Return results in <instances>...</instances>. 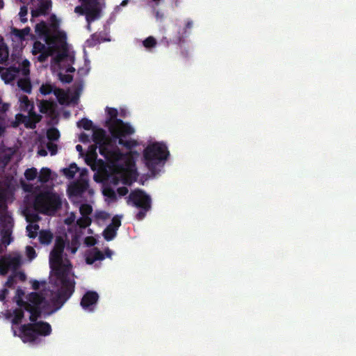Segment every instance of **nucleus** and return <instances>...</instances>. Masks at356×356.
<instances>
[{"label":"nucleus","instance_id":"1","mask_svg":"<svg viewBox=\"0 0 356 356\" xmlns=\"http://www.w3.org/2000/svg\"><path fill=\"white\" fill-rule=\"evenodd\" d=\"M93 140L99 145V152L109 161L108 168L111 171L113 179L130 184L136 178L134 165L130 155H120L116 151H111V140L105 137L103 130H93Z\"/></svg>","mask_w":356,"mask_h":356},{"label":"nucleus","instance_id":"2","mask_svg":"<svg viewBox=\"0 0 356 356\" xmlns=\"http://www.w3.org/2000/svg\"><path fill=\"white\" fill-rule=\"evenodd\" d=\"M29 322H25L24 313H3L6 320L10 321L13 325H19L17 337L22 339L23 342L32 344L41 343V337H46L51 334V325L41 320L42 313H29ZM14 335L16 331L13 327Z\"/></svg>","mask_w":356,"mask_h":356},{"label":"nucleus","instance_id":"3","mask_svg":"<svg viewBox=\"0 0 356 356\" xmlns=\"http://www.w3.org/2000/svg\"><path fill=\"white\" fill-rule=\"evenodd\" d=\"M63 248V239L57 238L54 250L50 254L49 263L51 269L50 277L55 284H61L65 290L70 291L74 284V278L69 261L63 259L62 257Z\"/></svg>","mask_w":356,"mask_h":356},{"label":"nucleus","instance_id":"4","mask_svg":"<svg viewBox=\"0 0 356 356\" xmlns=\"http://www.w3.org/2000/svg\"><path fill=\"white\" fill-rule=\"evenodd\" d=\"M35 30L39 36L44 38L46 45L40 42H35L31 52L33 55L38 56V61L43 62L57 51L60 35L65 33L57 30L54 26L52 29L48 28L43 22L38 24Z\"/></svg>","mask_w":356,"mask_h":356},{"label":"nucleus","instance_id":"5","mask_svg":"<svg viewBox=\"0 0 356 356\" xmlns=\"http://www.w3.org/2000/svg\"><path fill=\"white\" fill-rule=\"evenodd\" d=\"M66 299L67 297L62 296L56 299L47 300L35 293H32L28 297H24V293L22 290H17L15 297L17 304L27 310L31 309L57 310L60 309Z\"/></svg>","mask_w":356,"mask_h":356},{"label":"nucleus","instance_id":"6","mask_svg":"<svg viewBox=\"0 0 356 356\" xmlns=\"http://www.w3.org/2000/svg\"><path fill=\"white\" fill-rule=\"evenodd\" d=\"M54 58L52 67L54 71H58V77L62 82L71 81L72 76L65 74V72H72L74 69L72 67L74 62L72 54H68L66 50V35L62 34L58 41L57 51Z\"/></svg>","mask_w":356,"mask_h":356},{"label":"nucleus","instance_id":"7","mask_svg":"<svg viewBox=\"0 0 356 356\" xmlns=\"http://www.w3.org/2000/svg\"><path fill=\"white\" fill-rule=\"evenodd\" d=\"M106 113L110 116V120L108 122V128L112 135L116 138L119 139V143L124 145L128 148L137 145L136 140H124V138L127 136L133 134L135 129L129 124L124 123L120 120H115L117 116V110L108 108L106 109Z\"/></svg>","mask_w":356,"mask_h":356},{"label":"nucleus","instance_id":"8","mask_svg":"<svg viewBox=\"0 0 356 356\" xmlns=\"http://www.w3.org/2000/svg\"><path fill=\"white\" fill-rule=\"evenodd\" d=\"M64 175L69 179L74 177L75 174L79 172L81 180L78 182L72 184L68 187V195L70 197L74 200L75 198L81 195L88 187L86 181V172L84 169H79L74 163L71 164L68 168L62 170Z\"/></svg>","mask_w":356,"mask_h":356},{"label":"nucleus","instance_id":"9","mask_svg":"<svg viewBox=\"0 0 356 356\" xmlns=\"http://www.w3.org/2000/svg\"><path fill=\"white\" fill-rule=\"evenodd\" d=\"M168 152L164 145L159 143L149 144L144 152L146 164L150 168L166 158Z\"/></svg>","mask_w":356,"mask_h":356},{"label":"nucleus","instance_id":"10","mask_svg":"<svg viewBox=\"0 0 356 356\" xmlns=\"http://www.w3.org/2000/svg\"><path fill=\"white\" fill-rule=\"evenodd\" d=\"M81 6L75 8V13L85 15L87 20H94L104 5V0H80Z\"/></svg>","mask_w":356,"mask_h":356},{"label":"nucleus","instance_id":"11","mask_svg":"<svg viewBox=\"0 0 356 356\" xmlns=\"http://www.w3.org/2000/svg\"><path fill=\"white\" fill-rule=\"evenodd\" d=\"M19 108L22 111L28 113L27 116L21 114L17 115L16 118L19 122H23L27 127H33V124L40 121V117L33 112V104L29 101L26 96L19 98Z\"/></svg>","mask_w":356,"mask_h":356},{"label":"nucleus","instance_id":"12","mask_svg":"<svg viewBox=\"0 0 356 356\" xmlns=\"http://www.w3.org/2000/svg\"><path fill=\"white\" fill-rule=\"evenodd\" d=\"M60 200L58 195L52 193H45L37 197L35 207L41 212L51 213L59 205Z\"/></svg>","mask_w":356,"mask_h":356},{"label":"nucleus","instance_id":"13","mask_svg":"<svg viewBox=\"0 0 356 356\" xmlns=\"http://www.w3.org/2000/svg\"><path fill=\"white\" fill-rule=\"evenodd\" d=\"M13 227L12 218L6 211L5 202L0 197V230L1 241L4 244H9L10 242V233Z\"/></svg>","mask_w":356,"mask_h":356},{"label":"nucleus","instance_id":"14","mask_svg":"<svg viewBox=\"0 0 356 356\" xmlns=\"http://www.w3.org/2000/svg\"><path fill=\"white\" fill-rule=\"evenodd\" d=\"M129 204L132 203L134 205L144 209H147L150 206V200L147 195L142 191H134L129 196Z\"/></svg>","mask_w":356,"mask_h":356},{"label":"nucleus","instance_id":"15","mask_svg":"<svg viewBox=\"0 0 356 356\" xmlns=\"http://www.w3.org/2000/svg\"><path fill=\"white\" fill-rule=\"evenodd\" d=\"M20 264V257L15 254L0 259V273L5 274L9 270L15 269Z\"/></svg>","mask_w":356,"mask_h":356},{"label":"nucleus","instance_id":"16","mask_svg":"<svg viewBox=\"0 0 356 356\" xmlns=\"http://www.w3.org/2000/svg\"><path fill=\"white\" fill-rule=\"evenodd\" d=\"M29 65L30 63L29 60H23L22 63V68L20 71H16L15 69H8L2 73V79L5 81L6 83H9L15 78L17 74L21 73L22 75L26 76L29 72Z\"/></svg>","mask_w":356,"mask_h":356},{"label":"nucleus","instance_id":"17","mask_svg":"<svg viewBox=\"0 0 356 356\" xmlns=\"http://www.w3.org/2000/svg\"><path fill=\"white\" fill-rule=\"evenodd\" d=\"M79 210L82 217L77 220V224L80 227H86L91 222V220L88 216L92 212V207L89 204H82Z\"/></svg>","mask_w":356,"mask_h":356},{"label":"nucleus","instance_id":"18","mask_svg":"<svg viewBox=\"0 0 356 356\" xmlns=\"http://www.w3.org/2000/svg\"><path fill=\"white\" fill-rule=\"evenodd\" d=\"M54 95L61 104H69L72 102H74L77 99L76 97H72L69 92H65L58 89L54 90Z\"/></svg>","mask_w":356,"mask_h":356},{"label":"nucleus","instance_id":"19","mask_svg":"<svg viewBox=\"0 0 356 356\" xmlns=\"http://www.w3.org/2000/svg\"><path fill=\"white\" fill-rule=\"evenodd\" d=\"M25 215L27 221L30 222V223L26 227L28 236L30 238H34L35 237L37 230L38 229V226L35 224V221L38 220V216H31L29 213H26Z\"/></svg>","mask_w":356,"mask_h":356},{"label":"nucleus","instance_id":"20","mask_svg":"<svg viewBox=\"0 0 356 356\" xmlns=\"http://www.w3.org/2000/svg\"><path fill=\"white\" fill-rule=\"evenodd\" d=\"M120 225V220L118 218H114L112 220V224L106 227L104 232V238L109 241L114 238L116 233V229Z\"/></svg>","mask_w":356,"mask_h":356},{"label":"nucleus","instance_id":"21","mask_svg":"<svg viewBox=\"0 0 356 356\" xmlns=\"http://www.w3.org/2000/svg\"><path fill=\"white\" fill-rule=\"evenodd\" d=\"M96 152L93 147L89 150L86 156V162L89 165L93 170L102 171L104 170L102 163L99 164V167L96 166Z\"/></svg>","mask_w":356,"mask_h":356},{"label":"nucleus","instance_id":"22","mask_svg":"<svg viewBox=\"0 0 356 356\" xmlns=\"http://www.w3.org/2000/svg\"><path fill=\"white\" fill-rule=\"evenodd\" d=\"M98 300V295L95 292H87L82 298L81 305L86 309L90 305L96 303Z\"/></svg>","mask_w":356,"mask_h":356},{"label":"nucleus","instance_id":"23","mask_svg":"<svg viewBox=\"0 0 356 356\" xmlns=\"http://www.w3.org/2000/svg\"><path fill=\"white\" fill-rule=\"evenodd\" d=\"M31 29L29 28H26L22 30L14 29L13 33L15 36L13 40L16 41H21L24 39L26 35H29L30 34Z\"/></svg>","mask_w":356,"mask_h":356},{"label":"nucleus","instance_id":"24","mask_svg":"<svg viewBox=\"0 0 356 356\" xmlns=\"http://www.w3.org/2000/svg\"><path fill=\"white\" fill-rule=\"evenodd\" d=\"M103 258V256L97 250L93 249L90 254L86 256V262L88 264H92L95 261L102 259Z\"/></svg>","mask_w":356,"mask_h":356},{"label":"nucleus","instance_id":"25","mask_svg":"<svg viewBox=\"0 0 356 356\" xmlns=\"http://www.w3.org/2000/svg\"><path fill=\"white\" fill-rule=\"evenodd\" d=\"M53 236L49 231H41L39 234L40 242L42 244H49L52 240Z\"/></svg>","mask_w":356,"mask_h":356},{"label":"nucleus","instance_id":"26","mask_svg":"<svg viewBox=\"0 0 356 356\" xmlns=\"http://www.w3.org/2000/svg\"><path fill=\"white\" fill-rule=\"evenodd\" d=\"M19 87L25 92H30L31 90V86L29 80L26 78L21 79L18 81Z\"/></svg>","mask_w":356,"mask_h":356},{"label":"nucleus","instance_id":"27","mask_svg":"<svg viewBox=\"0 0 356 356\" xmlns=\"http://www.w3.org/2000/svg\"><path fill=\"white\" fill-rule=\"evenodd\" d=\"M40 109L42 113H51L53 111V104L48 101H42L40 104Z\"/></svg>","mask_w":356,"mask_h":356},{"label":"nucleus","instance_id":"28","mask_svg":"<svg viewBox=\"0 0 356 356\" xmlns=\"http://www.w3.org/2000/svg\"><path fill=\"white\" fill-rule=\"evenodd\" d=\"M56 90L54 88V86L49 83H44L42 84L40 88V92L44 95H47L48 94H50L51 92L54 93V90Z\"/></svg>","mask_w":356,"mask_h":356},{"label":"nucleus","instance_id":"29","mask_svg":"<svg viewBox=\"0 0 356 356\" xmlns=\"http://www.w3.org/2000/svg\"><path fill=\"white\" fill-rule=\"evenodd\" d=\"M8 108V104L2 103L0 101V113L6 111ZM5 129L4 123L2 119L0 118V136L3 134Z\"/></svg>","mask_w":356,"mask_h":356},{"label":"nucleus","instance_id":"30","mask_svg":"<svg viewBox=\"0 0 356 356\" xmlns=\"http://www.w3.org/2000/svg\"><path fill=\"white\" fill-rule=\"evenodd\" d=\"M8 56V51L4 45L2 40H0V61L6 60Z\"/></svg>","mask_w":356,"mask_h":356},{"label":"nucleus","instance_id":"31","mask_svg":"<svg viewBox=\"0 0 356 356\" xmlns=\"http://www.w3.org/2000/svg\"><path fill=\"white\" fill-rule=\"evenodd\" d=\"M50 177V170L48 168H42L40 171L39 179L40 181H47Z\"/></svg>","mask_w":356,"mask_h":356},{"label":"nucleus","instance_id":"32","mask_svg":"<svg viewBox=\"0 0 356 356\" xmlns=\"http://www.w3.org/2000/svg\"><path fill=\"white\" fill-rule=\"evenodd\" d=\"M59 132L55 129H51L47 131V137L50 140H56L59 138Z\"/></svg>","mask_w":356,"mask_h":356},{"label":"nucleus","instance_id":"33","mask_svg":"<svg viewBox=\"0 0 356 356\" xmlns=\"http://www.w3.org/2000/svg\"><path fill=\"white\" fill-rule=\"evenodd\" d=\"M24 175L28 180H32L36 177L37 171L33 168L28 169L26 170Z\"/></svg>","mask_w":356,"mask_h":356},{"label":"nucleus","instance_id":"34","mask_svg":"<svg viewBox=\"0 0 356 356\" xmlns=\"http://www.w3.org/2000/svg\"><path fill=\"white\" fill-rule=\"evenodd\" d=\"M78 126L89 130L92 127V122L88 120H82L78 122Z\"/></svg>","mask_w":356,"mask_h":356},{"label":"nucleus","instance_id":"35","mask_svg":"<svg viewBox=\"0 0 356 356\" xmlns=\"http://www.w3.org/2000/svg\"><path fill=\"white\" fill-rule=\"evenodd\" d=\"M155 44H156V41H155L154 38H153L152 37H149L148 38H147L146 40H145L143 41V44L147 48L153 47L155 45Z\"/></svg>","mask_w":356,"mask_h":356},{"label":"nucleus","instance_id":"36","mask_svg":"<svg viewBox=\"0 0 356 356\" xmlns=\"http://www.w3.org/2000/svg\"><path fill=\"white\" fill-rule=\"evenodd\" d=\"M103 193L104 196H106L108 198L107 200H113L115 196V193L109 188H104L103 190Z\"/></svg>","mask_w":356,"mask_h":356},{"label":"nucleus","instance_id":"37","mask_svg":"<svg viewBox=\"0 0 356 356\" xmlns=\"http://www.w3.org/2000/svg\"><path fill=\"white\" fill-rule=\"evenodd\" d=\"M26 255L30 259H33L35 257V252L34 249L31 247H27L26 250Z\"/></svg>","mask_w":356,"mask_h":356},{"label":"nucleus","instance_id":"38","mask_svg":"<svg viewBox=\"0 0 356 356\" xmlns=\"http://www.w3.org/2000/svg\"><path fill=\"white\" fill-rule=\"evenodd\" d=\"M95 217L97 220L106 219L108 218V214L104 211H97L95 214Z\"/></svg>","mask_w":356,"mask_h":356},{"label":"nucleus","instance_id":"39","mask_svg":"<svg viewBox=\"0 0 356 356\" xmlns=\"http://www.w3.org/2000/svg\"><path fill=\"white\" fill-rule=\"evenodd\" d=\"M85 243L88 245H92L96 243V239L93 236H88L86 238Z\"/></svg>","mask_w":356,"mask_h":356},{"label":"nucleus","instance_id":"40","mask_svg":"<svg viewBox=\"0 0 356 356\" xmlns=\"http://www.w3.org/2000/svg\"><path fill=\"white\" fill-rule=\"evenodd\" d=\"M48 149L51 152V155L55 154L56 152V146L54 145L51 144V143H49L48 145Z\"/></svg>","mask_w":356,"mask_h":356},{"label":"nucleus","instance_id":"41","mask_svg":"<svg viewBox=\"0 0 356 356\" xmlns=\"http://www.w3.org/2000/svg\"><path fill=\"white\" fill-rule=\"evenodd\" d=\"M74 220H75V215L74 213H71L70 216L67 218H66L65 222L67 224H70L72 222H74Z\"/></svg>","mask_w":356,"mask_h":356},{"label":"nucleus","instance_id":"42","mask_svg":"<svg viewBox=\"0 0 356 356\" xmlns=\"http://www.w3.org/2000/svg\"><path fill=\"white\" fill-rule=\"evenodd\" d=\"M44 13V9L41 8L39 10H33L32 15H33V16H38L39 15L42 14Z\"/></svg>","mask_w":356,"mask_h":356},{"label":"nucleus","instance_id":"43","mask_svg":"<svg viewBox=\"0 0 356 356\" xmlns=\"http://www.w3.org/2000/svg\"><path fill=\"white\" fill-rule=\"evenodd\" d=\"M128 192L127 189L126 188H120L118 189V193L120 195H124Z\"/></svg>","mask_w":356,"mask_h":356},{"label":"nucleus","instance_id":"44","mask_svg":"<svg viewBox=\"0 0 356 356\" xmlns=\"http://www.w3.org/2000/svg\"><path fill=\"white\" fill-rule=\"evenodd\" d=\"M26 10H23L22 9L20 13H19V15H20V17H21V19H22V22H25L26 20L24 19V17L26 15Z\"/></svg>","mask_w":356,"mask_h":356},{"label":"nucleus","instance_id":"45","mask_svg":"<svg viewBox=\"0 0 356 356\" xmlns=\"http://www.w3.org/2000/svg\"><path fill=\"white\" fill-rule=\"evenodd\" d=\"M16 277H17L20 280L24 281L26 278L25 275L24 273H19L16 275Z\"/></svg>","mask_w":356,"mask_h":356},{"label":"nucleus","instance_id":"46","mask_svg":"<svg viewBox=\"0 0 356 356\" xmlns=\"http://www.w3.org/2000/svg\"><path fill=\"white\" fill-rule=\"evenodd\" d=\"M6 293H7L6 290L0 291V300H3L4 299Z\"/></svg>","mask_w":356,"mask_h":356},{"label":"nucleus","instance_id":"47","mask_svg":"<svg viewBox=\"0 0 356 356\" xmlns=\"http://www.w3.org/2000/svg\"><path fill=\"white\" fill-rule=\"evenodd\" d=\"M87 137L88 136H86L85 134H82L80 135V140L82 142H85L87 140Z\"/></svg>","mask_w":356,"mask_h":356},{"label":"nucleus","instance_id":"48","mask_svg":"<svg viewBox=\"0 0 356 356\" xmlns=\"http://www.w3.org/2000/svg\"><path fill=\"white\" fill-rule=\"evenodd\" d=\"M38 154L42 156H44L47 154V152L44 149H40L38 151Z\"/></svg>","mask_w":356,"mask_h":356},{"label":"nucleus","instance_id":"49","mask_svg":"<svg viewBox=\"0 0 356 356\" xmlns=\"http://www.w3.org/2000/svg\"><path fill=\"white\" fill-rule=\"evenodd\" d=\"M76 148L77 151H79L80 152L83 151V148L80 145H77L76 146Z\"/></svg>","mask_w":356,"mask_h":356},{"label":"nucleus","instance_id":"50","mask_svg":"<svg viewBox=\"0 0 356 356\" xmlns=\"http://www.w3.org/2000/svg\"><path fill=\"white\" fill-rule=\"evenodd\" d=\"M11 281H12V279L8 280L7 284H9V285H11L12 284Z\"/></svg>","mask_w":356,"mask_h":356},{"label":"nucleus","instance_id":"51","mask_svg":"<svg viewBox=\"0 0 356 356\" xmlns=\"http://www.w3.org/2000/svg\"><path fill=\"white\" fill-rule=\"evenodd\" d=\"M88 192L90 194H93V191L91 189H89Z\"/></svg>","mask_w":356,"mask_h":356},{"label":"nucleus","instance_id":"52","mask_svg":"<svg viewBox=\"0 0 356 356\" xmlns=\"http://www.w3.org/2000/svg\"><path fill=\"white\" fill-rule=\"evenodd\" d=\"M52 313H50V312H48V313H44V314H47V315H49V314H51Z\"/></svg>","mask_w":356,"mask_h":356},{"label":"nucleus","instance_id":"53","mask_svg":"<svg viewBox=\"0 0 356 356\" xmlns=\"http://www.w3.org/2000/svg\"><path fill=\"white\" fill-rule=\"evenodd\" d=\"M122 4L123 6H124V5L126 4V1H124L122 3Z\"/></svg>","mask_w":356,"mask_h":356},{"label":"nucleus","instance_id":"54","mask_svg":"<svg viewBox=\"0 0 356 356\" xmlns=\"http://www.w3.org/2000/svg\"><path fill=\"white\" fill-rule=\"evenodd\" d=\"M111 253H108V257H111Z\"/></svg>","mask_w":356,"mask_h":356}]
</instances>
